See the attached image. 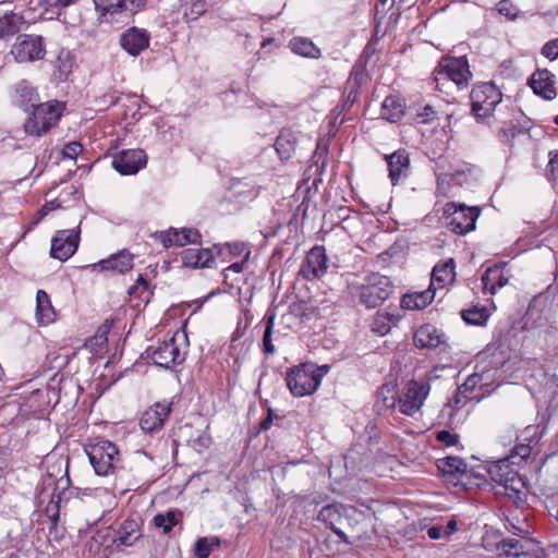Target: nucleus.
<instances>
[{
	"label": "nucleus",
	"mask_w": 558,
	"mask_h": 558,
	"mask_svg": "<svg viewBox=\"0 0 558 558\" xmlns=\"http://www.w3.org/2000/svg\"><path fill=\"white\" fill-rule=\"evenodd\" d=\"M330 366H318L312 362L301 363L287 371L286 381L290 392L298 398L313 395Z\"/></svg>",
	"instance_id": "obj_1"
},
{
	"label": "nucleus",
	"mask_w": 558,
	"mask_h": 558,
	"mask_svg": "<svg viewBox=\"0 0 558 558\" xmlns=\"http://www.w3.org/2000/svg\"><path fill=\"white\" fill-rule=\"evenodd\" d=\"M392 282L388 276L372 272L362 283H351L349 291L366 308H375L383 304L392 293Z\"/></svg>",
	"instance_id": "obj_2"
},
{
	"label": "nucleus",
	"mask_w": 558,
	"mask_h": 558,
	"mask_svg": "<svg viewBox=\"0 0 558 558\" xmlns=\"http://www.w3.org/2000/svg\"><path fill=\"white\" fill-rule=\"evenodd\" d=\"M90 465L98 476H108L116 472L121 462L117 445L105 438H95L85 446Z\"/></svg>",
	"instance_id": "obj_3"
},
{
	"label": "nucleus",
	"mask_w": 558,
	"mask_h": 558,
	"mask_svg": "<svg viewBox=\"0 0 558 558\" xmlns=\"http://www.w3.org/2000/svg\"><path fill=\"white\" fill-rule=\"evenodd\" d=\"M64 108V104L59 100L36 105L24 122L25 133L37 137L45 135L58 124Z\"/></svg>",
	"instance_id": "obj_4"
},
{
	"label": "nucleus",
	"mask_w": 558,
	"mask_h": 558,
	"mask_svg": "<svg viewBox=\"0 0 558 558\" xmlns=\"http://www.w3.org/2000/svg\"><path fill=\"white\" fill-rule=\"evenodd\" d=\"M471 111L476 121L489 124L497 105L502 100V93L492 82L477 83L470 94Z\"/></svg>",
	"instance_id": "obj_5"
},
{
	"label": "nucleus",
	"mask_w": 558,
	"mask_h": 558,
	"mask_svg": "<svg viewBox=\"0 0 558 558\" xmlns=\"http://www.w3.org/2000/svg\"><path fill=\"white\" fill-rule=\"evenodd\" d=\"M469 61L465 57H445L441 58L437 68L434 70V82L436 87L441 89L445 81L452 82L459 89L469 86L472 80Z\"/></svg>",
	"instance_id": "obj_6"
},
{
	"label": "nucleus",
	"mask_w": 558,
	"mask_h": 558,
	"mask_svg": "<svg viewBox=\"0 0 558 558\" xmlns=\"http://www.w3.org/2000/svg\"><path fill=\"white\" fill-rule=\"evenodd\" d=\"M487 472L494 482L504 486L508 497L522 500L524 483L508 458L490 463Z\"/></svg>",
	"instance_id": "obj_7"
},
{
	"label": "nucleus",
	"mask_w": 558,
	"mask_h": 558,
	"mask_svg": "<svg viewBox=\"0 0 558 558\" xmlns=\"http://www.w3.org/2000/svg\"><path fill=\"white\" fill-rule=\"evenodd\" d=\"M481 211L477 207H468L464 204L449 203L445 208L448 229L460 235H464L475 229Z\"/></svg>",
	"instance_id": "obj_8"
},
{
	"label": "nucleus",
	"mask_w": 558,
	"mask_h": 558,
	"mask_svg": "<svg viewBox=\"0 0 558 558\" xmlns=\"http://www.w3.org/2000/svg\"><path fill=\"white\" fill-rule=\"evenodd\" d=\"M178 337L179 333L175 332L169 339L158 343V345L149 347L146 350L147 356L154 364L163 368H170L185 360V352H182L177 343Z\"/></svg>",
	"instance_id": "obj_9"
},
{
	"label": "nucleus",
	"mask_w": 558,
	"mask_h": 558,
	"mask_svg": "<svg viewBox=\"0 0 558 558\" xmlns=\"http://www.w3.org/2000/svg\"><path fill=\"white\" fill-rule=\"evenodd\" d=\"M70 477L65 474L58 480H53L51 476L45 482V485H53V492L50 495V500L45 508V514L49 520V533L58 532V522L60 518L61 501L66 495V490L70 486Z\"/></svg>",
	"instance_id": "obj_10"
},
{
	"label": "nucleus",
	"mask_w": 558,
	"mask_h": 558,
	"mask_svg": "<svg viewBox=\"0 0 558 558\" xmlns=\"http://www.w3.org/2000/svg\"><path fill=\"white\" fill-rule=\"evenodd\" d=\"M12 54L17 62H33L45 57L44 38L39 35H21L13 45Z\"/></svg>",
	"instance_id": "obj_11"
},
{
	"label": "nucleus",
	"mask_w": 558,
	"mask_h": 558,
	"mask_svg": "<svg viewBox=\"0 0 558 558\" xmlns=\"http://www.w3.org/2000/svg\"><path fill=\"white\" fill-rule=\"evenodd\" d=\"M328 269V257L323 245L313 246L306 254L299 275L305 280L320 279Z\"/></svg>",
	"instance_id": "obj_12"
},
{
	"label": "nucleus",
	"mask_w": 558,
	"mask_h": 558,
	"mask_svg": "<svg viewBox=\"0 0 558 558\" xmlns=\"http://www.w3.org/2000/svg\"><path fill=\"white\" fill-rule=\"evenodd\" d=\"M172 412V402H156L145 410L140 420V426L146 434L160 432Z\"/></svg>",
	"instance_id": "obj_13"
},
{
	"label": "nucleus",
	"mask_w": 558,
	"mask_h": 558,
	"mask_svg": "<svg viewBox=\"0 0 558 558\" xmlns=\"http://www.w3.org/2000/svg\"><path fill=\"white\" fill-rule=\"evenodd\" d=\"M80 243V229L59 230L51 241V257L61 262L74 255Z\"/></svg>",
	"instance_id": "obj_14"
},
{
	"label": "nucleus",
	"mask_w": 558,
	"mask_h": 558,
	"mask_svg": "<svg viewBox=\"0 0 558 558\" xmlns=\"http://www.w3.org/2000/svg\"><path fill=\"white\" fill-rule=\"evenodd\" d=\"M147 163V155L143 149H125L112 158V167L122 175L137 173Z\"/></svg>",
	"instance_id": "obj_15"
},
{
	"label": "nucleus",
	"mask_w": 558,
	"mask_h": 558,
	"mask_svg": "<svg viewBox=\"0 0 558 558\" xmlns=\"http://www.w3.org/2000/svg\"><path fill=\"white\" fill-rule=\"evenodd\" d=\"M150 35L144 28L130 27L120 36V45L132 57L140 56L149 47Z\"/></svg>",
	"instance_id": "obj_16"
},
{
	"label": "nucleus",
	"mask_w": 558,
	"mask_h": 558,
	"mask_svg": "<svg viewBox=\"0 0 558 558\" xmlns=\"http://www.w3.org/2000/svg\"><path fill=\"white\" fill-rule=\"evenodd\" d=\"M157 238L166 248L173 245L184 246L186 244L201 243L202 241V234L195 228H170L166 231H161Z\"/></svg>",
	"instance_id": "obj_17"
},
{
	"label": "nucleus",
	"mask_w": 558,
	"mask_h": 558,
	"mask_svg": "<svg viewBox=\"0 0 558 558\" xmlns=\"http://www.w3.org/2000/svg\"><path fill=\"white\" fill-rule=\"evenodd\" d=\"M143 537L142 524L135 520L125 519L114 531L112 544L119 548L121 546H134Z\"/></svg>",
	"instance_id": "obj_18"
},
{
	"label": "nucleus",
	"mask_w": 558,
	"mask_h": 558,
	"mask_svg": "<svg viewBox=\"0 0 558 558\" xmlns=\"http://www.w3.org/2000/svg\"><path fill=\"white\" fill-rule=\"evenodd\" d=\"M530 87L534 94L546 100H553L557 96L555 87V75L548 70H537L530 78Z\"/></svg>",
	"instance_id": "obj_19"
},
{
	"label": "nucleus",
	"mask_w": 558,
	"mask_h": 558,
	"mask_svg": "<svg viewBox=\"0 0 558 558\" xmlns=\"http://www.w3.org/2000/svg\"><path fill=\"white\" fill-rule=\"evenodd\" d=\"M11 98L15 106L29 111L39 100V94L29 82L22 80L14 85Z\"/></svg>",
	"instance_id": "obj_20"
},
{
	"label": "nucleus",
	"mask_w": 558,
	"mask_h": 558,
	"mask_svg": "<svg viewBox=\"0 0 558 558\" xmlns=\"http://www.w3.org/2000/svg\"><path fill=\"white\" fill-rule=\"evenodd\" d=\"M181 260L185 267L210 268L215 264L211 248H186L181 252Z\"/></svg>",
	"instance_id": "obj_21"
},
{
	"label": "nucleus",
	"mask_w": 558,
	"mask_h": 558,
	"mask_svg": "<svg viewBox=\"0 0 558 558\" xmlns=\"http://www.w3.org/2000/svg\"><path fill=\"white\" fill-rule=\"evenodd\" d=\"M75 57L68 49H61L52 61V78L57 83L65 82L72 73Z\"/></svg>",
	"instance_id": "obj_22"
},
{
	"label": "nucleus",
	"mask_w": 558,
	"mask_h": 558,
	"mask_svg": "<svg viewBox=\"0 0 558 558\" xmlns=\"http://www.w3.org/2000/svg\"><path fill=\"white\" fill-rule=\"evenodd\" d=\"M133 255L126 251H122L107 259H102L93 265L94 270H113L123 274L133 267Z\"/></svg>",
	"instance_id": "obj_23"
},
{
	"label": "nucleus",
	"mask_w": 558,
	"mask_h": 558,
	"mask_svg": "<svg viewBox=\"0 0 558 558\" xmlns=\"http://www.w3.org/2000/svg\"><path fill=\"white\" fill-rule=\"evenodd\" d=\"M508 277L504 274L502 265L488 267L482 276L484 292L495 294L499 289L508 284Z\"/></svg>",
	"instance_id": "obj_24"
},
{
	"label": "nucleus",
	"mask_w": 558,
	"mask_h": 558,
	"mask_svg": "<svg viewBox=\"0 0 558 558\" xmlns=\"http://www.w3.org/2000/svg\"><path fill=\"white\" fill-rule=\"evenodd\" d=\"M400 412L405 415H414L418 411V381L412 379L403 389L398 399Z\"/></svg>",
	"instance_id": "obj_25"
},
{
	"label": "nucleus",
	"mask_w": 558,
	"mask_h": 558,
	"mask_svg": "<svg viewBox=\"0 0 558 558\" xmlns=\"http://www.w3.org/2000/svg\"><path fill=\"white\" fill-rule=\"evenodd\" d=\"M454 262L452 258L434 266L430 277L432 287L444 289L454 280Z\"/></svg>",
	"instance_id": "obj_26"
},
{
	"label": "nucleus",
	"mask_w": 558,
	"mask_h": 558,
	"mask_svg": "<svg viewBox=\"0 0 558 558\" xmlns=\"http://www.w3.org/2000/svg\"><path fill=\"white\" fill-rule=\"evenodd\" d=\"M36 318L40 325L51 324L56 319L50 298L44 290H38L36 294Z\"/></svg>",
	"instance_id": "obj_27"
},
{
	"label": "nucleus",
	"mask_w": 558,
	"mask_h": 558,
	"mask_svg": "<svg viewBox=\"0 0 558 558\" xmlns=\"http://www.w3.org/2000/svg\"><path fill=\"white\" fill-rule=\"evenodd\" d=\"M389 177L393 184L404 174L409 169V156L405 150H397L386 157Z\"/></svg>",
	"instance_id": "obj_28"
},
{
	"label": "nucleus",
	"mask_w": 558,
	"mask_h": 558,
	"mask_svg": "<svg viewBox=\"0 0 558 558\" xmlns=\"http://www.w3.org/2000/svg\"><path fill=\"white\" fill-rule=\"evenodd\" d=\"M298 138L294 132L290 129H282L279 133L275 148L282 160H288L295 151Z\"/></svg>",
	"instance_id": "obj_29"
},
{
	"label": "nucleus",
	"mask_w": 558,
	"mask_h": 558,
	"mask_svg": "<svg viewBox=\"0 0 558 558\" xmlns=\"http://www.w3.org/2000/svg\"><path fill=\"white\" fill-rule=\"evenodd\" d=\"M362 72L352 70L344 87V101L339 114L349 110L357 100L359 90L362 82Z\"/></svg>",
	"instance_id": "obj_30"
},
{
	"label": "nucleus",
	"mask_w": 558,
	"mask_h": 558,
	"mask_svg": "<svg viewBox=\"0 0 558 558\" xmlns=\"http://www.w3.org/2000/svg\"><path fill=\"white\" fill-rule=\"evenodd\" d=\"M404 109L405 106L400 98L388 96L381 104L380 116L389 122H397L403 117Z\"/></svg>",
	"instance_id": "obj_31"
},
{
	"label": "nucleus",
	"mask_w": 558,
	"mask_h": 558,
	"mask_svg": "<svg viewBox=\"0 0 558 558\" xmlns=\"http://www.w3.org/2000/svg\"><path fill=\"white\" fill-rule=\"evenodd\" d=\"M437 468L445 476L459 480L466 471L465 462L459 457H446L437 460Z\"/></svg>",
	"instance_id": "obj_32"
},
{
	"label": "nucleus",
	"mask_w": 558,
	"mask_h": 558,
	"mask_svg": "<svg viewBox=\"0 0 558 558\" xmlns=\"http://www.w3.org/2000/svg\"><path fill=\"white\" fill-rule=\"evenodd\" d=\"M291 50L299 56L318 59L322 56L320 49L306 37H294L289 44Z\"/></svg>",
	"instance_id": "obj_33"
},
{
	"label": "nucleus",
	"mask_w": 558,
	"mask_h": 558,
	"mask_svg": "<svg viewBox=\"0 0 558 558\" xmlns=\"http://www.w3.org/2000/svg\"><path fill=\"white\" fill-rule=\"evenodd\" d=\"M446 344V335L435 326H421V348H437Z\"/></svg>",
	"instance_id": "obj_34"
},
{
	"label": "nucleus",
	"mask_w": 558,
	"mask_h": 558,
	"mask_svg": "<svg viewBox=\"0 0 558 558\" xmlns=\"http://www.w3.org/2000/svg\"><path fill=\"white\" fill-rule=\"evenodd\" d=\"M275 312H267L263 318V323L265 325V330L262 339V351L266 355H274L276 353V348L272 343V332L275 327Z\"/></svg>",
	"instance_id": "obj_35"
},
{
	"label": "nucleus",
	"mask_w": 558,
	"mask_h": 558,
	"mask_svg": "<svg viewBox=\"0 0 558 558\" xmlns=\"http://www.w3.org/2000/svg\"><path fill=\"white\" fill-rule=\"evenodd\" d=\"M462 319L474 326H483L489 318V312L485 306H472L461 311Z\"/></svg>",
	"instance_id": "obj_36"
},
{
	"label": "nucleus",
	"mask_w": 558,
	"mask_h": 558,
	"mask_svg": "<svg viewBox=\"0 0 558 558\" xmlns=\"http://www.w3.org/2000/svg\"><path fill=\"white\" fill-rule=\"evenodd\" d=\"M96 11L99 13V20L109 22L108 15L123 13L121 0H94Z\"/></svg>",
	"instance_id": "obj_37"
},
{
	"label": "nucleus",
	"mask_w": 558,
	"mask_h": 558,
	"mask_svg": "<svg viewBox=\"0 0 558 558\" xmlns=\"http://www.w3.org/2000/svg\"><path fill=\"white\" fill-rule=\"evenodd\" d=\"M341 505L338 504L326 505L318 512L317 520L333 530L337 527L336 523L341 519Z\"/></svg>",
	"instance_id": "obj_38"
},
{
	"label": "nucleus",
	"mask_w": 558,
	"mask_h": 558,
	"mask_svg": "<svg viewBox=\"0 0 558 558\" xmlns=\"http://www.w3.org/2000/svg\"><path fill=\"white\" fill-rule=\"evenodd\" d=\"M22 16L15 13L5 14L0 19V38L16 34L22 24Z\"/></svg>",
	"instance_id": "obj_39"
},
{
	"label": "nucleus",
	"mask_w": 558,
	"mask_h": 558,
	"mask_svg": "<svg viewBox=\"0 0 558 558\" xmlns=\"http://www.w3.org/2000/svg\"><path fill=\"white\" fill-rule=\"evenodd\" d=\"M397 319L393 315L388 313H377L372 322V330L379 336L387 335L393 325H396Z\"/></svg>",
	"instance_id": "obj_40"
},
{
	"label": "nucleus",
	"mask_w": 558,
	"mask_h": 558,
	"mask_svg": "<svg viewBox=\"0 0 558 558\" xmlns=\"http://www.w3.org/2000/svg\"><path fill=\"white\" fill-rule=\"evenodd\" d=\"M220 546L218 537H199L194 547V553L197 558H208L214 548Z\"/></svg>",
	"instance_id": "obj_41"
},
{
	"label": "nucleus",
	"mask_w": 558,
	"mask_h": 558,
	"mask_svg": "<svg viewBox=\"0 0 558 558\" xmlns=\"http://www.w3.org/2000/svg\"><path fill=\"white\" fill-rule=\"evenodd\" d=\"M177 514V511L173 510L168 511L166 514L157 513L154 517V524L155 526L162 529L165 534H169L173 526L179 522Z\"/></svg>",
	"instance_id": "obj_42"
},
{
	"label": "nucleus",
	"mask_w": 558,
	"mask_h": 558,
	"mask_svg": "<svg viewBox=\"0 0 558 558\" xmlns=\"http://www.w3.org/2000/svg\"><path fill=\"white\" fill-rule=\"evenodd\" d=\"M499 548L507 556L519 557L521 554H523V545H522L521 541L515 539V538H505V539H502Z\"/></svg>",
	"instance_id": "obj_43"
},
{
	"label": "nucleus",
	"mask_w": 558,
	"mask_h": 558,
	"mask_svg": "<svg viewBox=\"0 0 558 558\" xmlns=\"http://www.w3.org/2000/svg\"><path fill=\"white\" fill-rule=\"evenodd\" d=\"M478 386H483V377L480 374L470 375L465 381L460 386L461 393H468L469 396H475L474 391Z\"/></svg>",
	"instance_id": "obj_44"
},
{
	"label": "nucleus",
	"mask_w": 558,
	"mask_h": 558,
	"mask_svg": "<svg viewBox=\"0 0 558 558\" xmlns=\"http://www.w3.org/2000/svg\"><path fill=\"white\" fill-rule=\"evenodd\" d=\"M549 160L546 167V177L551 182H558V150H550Z\"/></svg>",
	"instance_id": "obj_45"
},
{
	"label": "nucleus",
	"mask_w": 558,
	"mask_h": 558,
	"mask_svg": "<svg viewBox=\"0 0 558 558\" xmlns=\"http://www.w3.org/2000/svg\"><path fill=\"white\" fill-rule=\"evenodd\" d=\"M113 326L112 319H106L97 329L94 339L96 341V344H104L108 340V333L110 332L111 328Z\"/></svg>",
	"instance_id": "obj_46"
},
{
	"label": "nucleus",
	"mask_w": 558,
	"mask_h": 558,
	"mask_svg": "<svg viewBox=\"0 0 558 558\" xmlns=\"http://www.w3.org/2000/svg\"><path fill=\"white\" fill-rule=\"evenodd\" d=\"M400 307L403 311H414L418 308V292L405 293L400 300Z\"/></svg>",
	"instance_id": "obj_47"
},
{
	"label": "nucleus",
	"mask_w": 558,
	"mask_h": 558,
	"mask_svg": "<svg viewBox=\"0 0 558 558\" xmlns=\"http://www.w3.org/2000/svg\"><path fill=\"white\" fill-rule=\"evenodd\" d=\"M96 104L100 110L108 109L114 106L119 101V95L117 92L106 93L102 96L96 98Z\"/></svg>",
	"instance_id": "obj_48"
},
{
	"label": "nucleus",
	"mask_w": 558,
	"mask_h": 558,
	"mask_svg": "<svg viewBox=\"0 0 558 558\" xmlns=\"http://www.w3.org/2000/svg\"><path fill=\"white\" fill-rule=\"evenodd\" d=\"M138 291H141L140 298H142L143 300L145 299L142 296L143 293H146L147 296L150 294L149 282L142 275L138 276L136 283L129 288L128 292L130 295H133L136 294Z\"/></svg>",
	"instance_id": "obj_49"
},
{
	"label": "nucleus",
	"mask_w": 558,
	"mask_h": 558,
	"mask_svg": "<svg viewBox=\"0 0 558 558\" xmlns=\"http://www.w3.org/2000/svg\"><path fill=\"white\" fill-rule=\"evenodd\" d=\"M473 399L478 400L480 397L478 396H469L468 393H461V387L459 386L453 399L450 402H452V408L454 410H459L462 407H464L469 400H473Z\"/></svg>",
	"instance_id": "obj_50"
},
{
	"label": "nucleus",
	"mask_w": 558,
	"mask_h": 558,
	"mask_svg": "<svg viewBox=\"0 0 558 558\" xmlns=\"http://www.w3.org/2000/svg\"><path fill=\"white\" fill-rule=\"evenodd\" d=\"M83 146L78 142L68 143L63 150V157L68 159H76V157L82 153Z\"/></svg>",
	"instance_id": "obj_51"
},
{
	"label": "nucleus",
	"mask_w": 558,
	"mask_h": 558,
	"mask_svg": "<svg viewBox=\"0 0 558 558\" xmlns=\"http://www.w3.org/2000/svg\"><path fill=\"white\" fill-rule=\"evenodd\" d=\"M436 439L442 442L445 446L450 447L458 444L459 437L449 430H439L436 433Z\"/></svg>",
	"instance_id": "obj_52"
},
{
	"label": "nucleus",
	"mask_w": 558,
	"mask_h": 558,
	"mask_svg": "<svg viewBox=\"0 0 558 558\" xmlns=\"http://www.w3.org/2000/svg\"><path fill=\"white\" fill-rule=\"evenodd\" d=\"M147 0H121L123 12L134 14L143 9Z\"/></svg>",
	"instance_id": "obj_53"
},
{
	"label": "nucleus",
	"mask_w": 558,
	"mask_h": 558,
	"mask_svg": "<svg viewBox=\"0 0 558 558\" xmlns=\"http://www.w3.org/2000/svg\"><path fill=\"white\" fill-rule=\"evenodd\" d=\"M437 290L441 289L437 287H432V284L429 283V287L426 290L421 291V310L432 304V302L435 300Z\"/></svg>",
	"instance_id": "obj_54"
},
{
	"label": "nucleus",
	"mask_w": 558,
	"mask_h": 558,
	"mask_svg": "<svg viewBox=\"0 0 558 558\" xmlns=\"http://www.w3.org/2000/svg\"><path fill=\"white\" fill-rule=\"evenodd\" d=\"M497 7H498V12L501 15H505L510 19H514L517 16V9L510 0H501L497 4Z\"/></svg>",
	"instance_id": "obj_55"
},
{
	"label": "nucleus",
	"mask_w": 558,
	"mask_h": 558,
	"mask_svg": "<svg viewBox=\"0 0 558 558\" xmlns=\"http://www.w3.org/2000/svg\"><path fill=\"white\" fill-rule=\"evenodd\" d=\"M542 54L550 60L558 58V38L546 43L542 48Z\"/></svg>",
	"instance_id": "obj_56"
},
{
	"label": "nucleus",
	"mask_w": 558,
	"mask_h": 558,
	"mask_svg": "<svg viewBox=\"0 0 558 558\" xmlns=\"http://www.w3.org/2000/svg\"><path fill=\"white\" fill-rule=\"evenodd\" d=\"M519 133H520V130L517 126L512 125L509 129H506V128L500 129L498 131V136L501 142L509 143Z\"/></svg>",
	"instance_id": "obj_57"
},
{
	"label": "nucleus",
	"mask_w": 558,
	"mask_h": 558,
	"mask_svg": "<svg viewBox=\"0 0 558 558\" xmlns=\"http://www.w3.org/2000/svg\"><path fill=\"white\" fill-rule=\"evenodd\" d=\"M438 120L437 111L429 105L424 106L423 111L421 112V123L428 124Z\"/></svg>",
	"instance_id": "obj_58"
},
{
	"label": "nucleus",
	"mask_w": 558,
	"mask_h": 558,
	"mask_svg": "<svg viewBox=\"0 0 558 558\" xmlns=\"http://www.w3.org/2000/svg\"><path fill=\"white\" fill-rule=\"evenodd\" d=\"M385 392H390V389L388 387H381L378 391V397H383L384 405L389 409L393 408L396 405L397 399L395 398V395H392L390 398L385 396Z\"/></svg>",
	"instance_id": "obj_59"
},
{
	"label": "nucleus",
	"mask_w": 558,
	"mask_h": 558,
	"mask_svg": "<svg viewBox=\"0 0 558 558\" xmlns=\"http://www.w3.org/2000/svg\"><path fill=\"white\" fill-rule=\"evenodd\" d=\"M427 535L430 539H439L444 537V526L442 525H433L427 527Z\"/></svg>",
	"instance_id": "obj_60"
},
{
	"label": "nucleus",
	"mask_w": 558,
	"mask_h": 558,
	"mask_svg": "<svg viewBox=\"0 0 558 558\" xmlns=\"http://www.w3.org/2000/svg\"><path fill=\"white\" fill-rule=\"evenodd\" d=\"M272 420L274 411L271 409H268L267 416L258 425V433L266 432L267 429H269V427L272 424Z\"/></svg>",
	"instance_id": "obj_61"
},
{
	"label": "nucleus",
	"mask_w": 558,
	"mask_h": 558,
	"mask_svg": "<svg viewBox=\"0 0 558 558\" xmlns=\"http://www.w3.org/2000/svg\"><path fill=\"white\" fill-rule=\"evenodd\" d=\"M250 254H251V252L246 251L243 260L231 264L226 270H231V271H234V272H242L243 269H244V265H245V263L248 259Z\"/></svg>",
	"instance_id": "obj_62"
},
{
	"label": "nucleus",
	"mask_w": 558,
	"mask_h": 558,
	"mask_svg": "<svg viewBox=\"0 0 558 558\" xmlns=\"http://www.w3.org/2000/svg\"><path fill=\"white\" fill-rule=\"evenodd\" d=\"M532 448L529 445H520L515 447V454L520 456L522 459H526L530 457Z\"/></svg>",
	"instance_id": "obj_63"
},
{
	"label": "nucleus",
	"mask_w": 558,
	"mask_h": 558,
	"mask_svg": "<svg viewBox=\"0 0 558 558\" xmlns=\"http://www.w3.org/2000/svg\"><path fill=\"white\" fill-rule=\"evenodd\" d=\"M457 531V521L451 519L448 521L447 525L444 526V537H449Z\"/></svg>",
	"instance_id": "obj_64"
}]
</instances>
